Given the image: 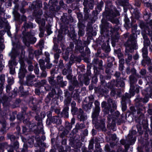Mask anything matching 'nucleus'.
I'll return each instance as SVG.
<instances>
[{"instance_id": "5701e85b", "label": "nucleus", "mask_w": 152, "mask_h": 152, "mask_svg": "<svg viewBox=\"0 0 152 152\" xmlns=\"http://www.w3.org/2000/svg\"><path fill=\"white\" fill-rule=\"evenodd\" d=\"M13 13L15 17L18 20L20 16V14L16 10H14L13 12Z\"/></svg>"}, {"instance_id": "cd10ccee", "label": "nucleus", "mask_w": 152, "mask_h": 152, "mask_svg": "<svg viewBox=\"0 0 152 152\" xmlns=\"http://www.w3.org/2000/svg\"><path fill=\"white\" fill-rule=\"evenodd\" d=\"M103 1H101L99 3H98L97 5V9L99 11L101 10V8L103 6Z\"/></svg>"}, {"instance_id": "473e14b6", "label": "nucleus", "mask_w": 152, "mask_h": 152, "mask_svg": "<svg viewBox=\"0 0 152 152\" xmlns=\"http://www.w3.org/2000/svg\"><path fill=\"white\" fill-rule=\"evenodd\" d=\"M7 149L8 151L9 152H13V147L12 146H8L7 147Z\"/></svg>"}, {"instance_id": "a19ab883", "label": "nucleus", "mask_w": 152, "mask_h": 152, "mask_svg": "<svg viewBox=\"0 0 152 152\" xmlns=\"http://www.w3.org/2000/svg\"><path fill=\"white\" fill-rule=\"evenodd\" d=\"M0 80L2 82L5 80V76L3 75H1L0 76Z\"/></svg>"}, {"instance_id": "ddd939ff", "label": "nucleus", "mask_w": 152, "mask_h": 152, "mask_svg": "<svg viewBox=\"0 0 152 152\" xmlns=\"http://www.w3.org/2000/svg\"><path fill=\"white\" fill-rule=\"evenodd\" d=\"M144 47H147V48H148V47L150 44V41L146 37H144Z\"/></svg>"}, {"instance_id": "f8f14e48", "label": "nucleus", "mask_w": 152, "mask_h": 152, "mask_svg": "<svg viewBox=\"0 0 152 152\" xmlns=\"http://www.w3.org/2000/svg\"><path fill=\"white\" fill-rule=\"evenodd\" d=\"M26 37L29 38H31V39H30V40L31 41V39H32L33 41H31V43L32 44L34 43L36 41V39L35 38L32 37L30 33L28 32L26 33V35L25 38H26Z\"/></svg>"}, {"instance_id": "6e6552de", "label": "nucleus", "mask_w": 152, "mask_h": 152, "mask_svg": "<svg viewBox=\"0 0 152 152\" xmlns=\"http://www.w3.org/2000/svg\"><path fill=\"white\" fill-rule=\"evenodd\" d=\"M35 77L34 75H28L26 77V83L28 85L31 86L34 84V80L33 79Z\"/></svg>"}, {"instance_id": "dca6fc26", "label": "nucleus", "mask_w": 152, "mask_h": 152, "mask_svg": "<svg viewBox=\"0 0 152 152\" xmlns=\"http://www.w3.org/2000/svg\"><path fill=\"white\" fill-rule=\"evenodd\" d=\"M23 27L25 28H33V26L32 23H27L26 22H25L23 24Z\"/></svg>"}, {"instance_id": "e2e57ef3", "label": "nucleus", "mask_w": 152, "mask_h": 152, "mask_svg": "<svg viewBox=\"0 0 152 152\" xmlns=\"http://www.w3.org/2000/svg\"><path fill=\"white\" fill-rule=\"evenodd\" d=\"M34 72L36 74H38L39 73V69L38 68H36L34 69Z\"/></svg>"}, {"instance_id": "aec40b11", "label": "nucleus", "mask_w": 152, "mask_h": 152, "mask_svg": "<svg viewBox=\"0 0 152 152\" xmlns=\"http://www.w3.org/2000/svg\"><path fill=\"white\" fill-rule=\"evenodd\" d=\"M144 5L148 7L147 9V10L149 9L151 11H152V4L151 3L145 2Z\"/></svg>"}, {"instance_id": "a18cd8bd", "label": "nucleus", "mask_w": 152, "mask_h": 152, "mask_svg": "<svg viewBox=\"0 0 152 152\" xmlns=\"http://www.w3.org/2000/svg\"><path fill=\"white\" fill-rule=\"evenodd\" d=\"M140 1L137 0L135 1V5L136 6L139 7L140 6Z\"/></svg>"}, {"instance_id": "7c9ffc66", "label": "nucleus", "mask_w": 152, "mask_h": 152, "mask_svg": "<svg viewBox=\"0 0 152 152\" xmlns=\"http://www.w3.org/2000/svg\"><path fill=\"white\" fill-rule=\"evenodd\" d=\"M39 45L40 48H44V41L43 40H40L39 42Z\"/></svg>"}, {"instance_id": "774afa93", "label": "nucleus", "mask_w": 152, "mask_h": 152, "mask_svg": "<svg viewBox=\"0 0 152 152\" xmlns=\"http://www.w3.org/2000/svg\"><path fill=\"white\" fill-rule=\"evenodd\" d=\"M148 113L150 115H152V109H149L148 110Z\"/></svg>"}, {"instance_id": "09e8293b", "label": "nucleus", "mask_w": 152, "mask_h": 152, "mask_svg": "<svg viewBox=\"0 0 152 152\" xmlns=\"http://www.w3.org/2000/svg\"><path fill=\"white\" fill-rule=\"evenodd\" d=\"M28 69L29 71H32L33 70V66L31 65H29L28 67Z\"/></svg>"}, {"instance_id": "423d86ee", "label": "nucleus", "mask_w": 152, "mask_h": 152, "mask_svg": "<svg viewBox=\"0 0 152 152\" xmlns=\"http://www.w3.org/2000/svg\"><path fill=\"white\" fill-rule=\"evenodd\" d=\"M35 118L37 121H39L37 125V131L39 133H41L43 134V126L42 121L40 120L39 117V116H35Z\"/></svg>"}, {"instance_id": "6ab92c4d", "label": "nucleus", "mask_w": 152, "mask_h": 152, "mask_svg": "<svg viewBox=\"0 0 152 152\" xmlns=\"http://www.w3.org/2000/svg\"><path fill=\"white\" fill-rule=\"evenodd\" d=\"M8 82L9 83V85L7 86L6 87V91L7 93L9 92L11 90V85L13 83L14 81L13 80H12L10 83L9 81Z\"/></svg>"}, {"instance_id": "f3484780", "label": "nucleus", "mask_w": 152, "mask_h": 152, "mask_svg": "<svg viewBox=\"0 0 152 152\" xmlns=\"http://www.w3.org/2000/svg\"><path fill=\"white\" fill-rule=\"evenodd\" d=\"M88 3V1L87 0H84L83 4L85 7L84 8V11H86L87 13L88 12L89 9L87 8V5Z\"/></svg>"}, {"instance_id": "4468645a", "label": "nucleus", "mask_w": 152, "mask_h": 152, "mask_svg": "<svg viewBox=\"0 0 152 152\" xmlns=\"http://www.w3.org/2000/svg\"><path fill=\"white\" fill-rule=\"evenodd\" d=\"M85 128V125L83 124H79L77 123L75 126V129L76 130H79Z\"/></svg>"}, {"instance_id": "c03bdc74", "label": "nucleus", "mask_w": 152, "mask_h": 152, "mask_svg": "<svg viewBox=\"0 0 152 152\" xmlns=\"http://www.w3.org/2000/svg\"><path fill=\"white\" fill-rule=\"evenodd\" d=\"M40 32L39 34V36L40 37H43L44 35V33L43 31L40 30Z\"/></svg>"}, {"instance_id": "0eeeda50", "label": "nucleus", "mask_w": 152, "mask_h": 152, "mask_svg": "<svg viewBox=\"0 0 152 152\" xmlns=\"http://www.w3.org/2000/svg\"><path fill=\"white\" fill-rule=\"evenodd\" d=\"M78 118L81 121H84L87 118V115L84 113L83 111L81 109H79Z\"/></svg>"}, {"instance_id": "58836bf2", "label": "nucleus", "mask_w": 152, "mask_h": 152, "mask_svg": "<svg viewBox=\"0 0 152 152\" xmlns=\"http://www.w3.org/2000/svg\"><path fill=\"white\" fill-rule=\"evenodd\" d=\"M106 103L105 102H103L101 104V106L102 107H105L104 111H105V110H106V108L105 107L106 106Z\"/></svg>"}, {"instance_id": "f03ea898", "label": "nucleus", "mask_w": 152, "mask_h": 152, "mask_svg": "<svg viewBox=\"0 0 152 152\" xmlns=\"http://www.w3.org/2000/svg\"><path fill=\"white\" fill-rule=\"evenodd\" d=\"M105 13L106 15L107 18L112 23L118 24L119 23V20L117 18H114L117 16L120 15L119 12L113 7L110 10L107 9L105 10Z\"/></svg>"}, {"instance_id": "79ce46f5", "label": "nucleus", "mask_w": 152, "mask_h": 152, "mask_svg": "<svg viewBox=\"0 0 152 152\" xmlns=\"http://www.w3.org/2000/svg\"><path fill=\"white\" fill-rule=\"evenodd\" d=\"M141 74L143 75H145L146 73V71L144 69H142L140 72Z\"/></svg>"}, {"instance_id": "0e129e2a", "label": "nucleus", "mask_w": 152, "mask_h": 152, "mask_svg": "<svg viewBox=\"0 0 152 152\" xmlns=\"http://www.w3.org/2000/svg\"><path fill=\"white\" fill-rule=\"evenodd\" d=\"M105 148L107 151H110V148L108 145H106L105 146Z\"/></svg>"}, {"instance_id": "bf43d9fd", "label": "nucleus", "mask_w": 152, "mask_h": 152, "mask_svg": "<svg viewBox=\"0 0 152 152\" xmlns=\"http://www.w3.org/2000/svg\"><path fill=\"white\" fill-rule=\"evenodd\" d=\"M71 105L72 108L75 107L76 103L75 102L73 101L72 102Z\"/></svg>"}, {"instance_id": "f704fd0d", "label": "nucleus", "mask_w": 152, "mask_h": 152, "mask_svg": "<svg viewBox=\"0 0 152 152\" xmlns=\"http://www.w3.org/2000/svg\"><path fill=\"white\" fill-rule=\"evenodd\" d=\"M77 109L76 107L72 108V114H75L77 111Z\"/></svg>"}, {"instance_id": "de8ad7c7", "label": "nucleus", "mask_w": 152, "mask_h": 152, "mask_svg": "<svg viewBox=\"0 0 152 152\" xmlns=\"http://www.w3.org/2000/svg\"><path fill=\"white\" fill-rule=\"evenodd\" d=\"M10 140L11 141H14L16 137L13 135H11L10 137Z\"/></svg>"}, {"instance_id": "37998d69", "label": "nucleus", "mask_w": 152, "mask_h": 152, "mask_svg": "<svg viewBox=\"0 0 152 152\" xmlns=\"http://www.w3.org/2000/svg\"><path fill=\"white\" fill-rule=\"evenodd\" d=\"M117 2L119 3V4L121 5H123L124 4V1L122 0H118Z\"/></svg>"}, {"instance_id": "603ef678", "label": "nucleus", "mask_w": 152, "mask_h": 152, "mask_svg": "<svg viewBox=\"0 0 152 152\" xmlns=\"http://www.w3.org/2000/svg\"><path fill=\"white\" fill-rule=\"evenodd\" d=\"M58 48L57 45H54V47L53 48V50L54 51L56 52V51L57 50V49H58Z\"/></svg>"}, {"instance_id": "1a4fd4ad", "label": "nucleus", "mask_w": 152, "mask_h": 152, "mask_svg": "<svg viewBox=\"0 0 152 152\" xmlns=\"http://www.w3.org/2000/svg\"><path fill=\"white\" fill-rule=\"evenodd\" d=\"M142 52L143 58L147 61H149L150 59L148 56V51L147 47H144L142 49Z\"/></svg>"}, {"instance_id": "b1692460", "label": "nucleus", "mask_w": 152, "mask_h": 152, "mask_svg": "<svg viewBox=\"0 0 152 152\" xmlns=\"http://www.w3.org/2000/svg\"><path fill=\"white\" fill-rule=\"evenodd\" d=\"M39 63L40 65L41 68L42 69H44L45 67L44 65V61L40 59L39 61Z\"/></svg>"}, {"instance_id": "4d7b16f0", "label": "nucleus", "mask_w": 152, "mask_h": 152, "mask_svg": "<svg viewBox=\"0 0 152 152\" xmlns=\"http://www.w3.org/2000/svg\"><path fill=\"white\" fill-rule=\"evenodd\" d=\"M74 86H70L69 87V90L70 91H72L74 89Z\"/></svg>"}, {"instance_id": "c756f323", "label": "nucleus", "mask_w": 152, "mask_h": 152, "mask_svg": "<svg viewBox=\"0 0 152 152\" xmlns=\"http://www.w3.org/2000/svg\"><path fill=\"white\" fill-rule=\"evenodd\" d=\"M60 121V120L58 119V118L56 116H54L52 119V121L54 123H57L58 121Z\"/></svg>"}, {"instance_id": "052dcab7", "label": "nucleus", "mask_w": 152, "mask_h": 152, "mask_svg": "<svg viewBox=\"0 0 152 152\" xmlns=\"http://www.w3.org/2000/svg\"><path fill=\"white\" fill-rule=\"evenodd\" d=\"M120 142L121 144L123 145H128V144H125V141L124 140H122L120 141Z\"/></svg>"}, {"instance_id": "2f4dec72", "label": "nucleus", "mask_w": 152, "mask_h": 152, "mask_svg": "<svg viewBox=\"0 0 152 152\" xmlns=\"http://www.w3.org/2000/svg\"><path fill=\"white\" fill-rule=\"evenodd\" d=\"M14 148L15 149H17L19 146V144L18 142L16 141L14 143Z\"/></svg>"}, {"instance_id": "20e7f679", "label": "nucleus", "mask_w": 152, "mask_h": 152, "mask_svg": "<svg viewBox=\"0 0 152 152\" xmlns=\"http://www.w3.org/2000/svg\"><path fill=\"white\" fill-rule=\"evenodd\" d=\"M142 94L145 96V98H144L143 102H146L148 101V98L149 97H151L152 95V88L150 87L146 88L145 90L142 91Z\"/></svg>"}, {"instance_id": "a211bd4d", "label": "nucleus", "mask_w": 152, "mask_h": 152, "mask_svg": "<svg viewBox=\"0 0 152 152\" xmlns=\"http://www.w3.org/2000/svg\"><path fill=\"white\" fill-rule=\"evenodd\" d=\"M148 34L150 36H152V20H151L149 24V27L148 30Z\"/></svg>"}, {"instance_id": "5fc2aeb1", "label": "nucleus", "mask_w": 152, "mask_h": 152, "mask_svg": "<svg viewBox=\"0 0 152 152\" xmlns=\"http://www.w3.org/2000/svg\"><path fill=\"white\" fill-rule=\"evenodd\" d=\"M47 116L48 118H50L51 116V112L49 111L47 112Z\"/></svg>"}, {"instance_id": "3c124183", "label": "nucleus", "mask_w": 152, "mask_h": 152, "mask_svg": "<svg viewBox=\"0 0 152 152\" xmlns=\"http://www.w3.org/2000/svg\"><path fill=\"white\" fill-rule=\"evenodd\" d=\"M4 88V87L3 86V84L2 83H0V91H2Z\"/></svg>"}, {"instance_id": "c85d7f7f", "label": "nucleus", "mask_w": 152, "mask_h": 152, "mask_svg": "<svg viewBox=\"0 0 152 152\" xmlns=\"http://www.w3.org/2000/svg\"><path fill=\"white\" fill-rule=\"evenodd\" d=\"M121 73L119 72H116L115 74V76L116 77V80L117 82H119V77Z\"/></svg>"}, {"instance_id": "6e6d98bb", "label": "nucleus", "mask_w": 152, "mask_h": 152, "mask_svg": "<svg viewBox=\"0 0 152 152\" xmlns=\"http://www.w3.org/2000/svg\"><path fill=\"white\" fill-rule=\"evenodd\" d=\"M116 105L115 102H113L112 107L114 109H116Z\"/></svg>"}, {"instance_id": "f257e3e1", "label": "nucleus", "mask_w": 152, "mask_h": 152, "mask_svg": "<svg viewBox=\"0 0 152 152\" xmlns=\"http://www.w3.org/2000/svg\"><path fill=\"white\" fill-rule=\"evenodd\" d=\"M126 47V53L128 57L126 59V62L127 64H129L132 59V55L127 53L130 52L132 53L134 49L137 48L136 41L135 37L134 35H130L129 39L127 41L125 44Z\"/></svg>"}, {"instance_id": "864d4df0", "label": "nucleus", "mask_w": 152, "mask_h": 152, "mask_svg": "<svg viewBox=\"0 0 152 152\" xmlns=\"http://www.w3.org/2000/svg\"><path fill=\"white\" fill-rule=\"evenodd\" d=\"M75 122V119L74 118H72L71 121V122L70 123V124H71L72 125L74 124V123Z\"/></svg>"}, {"instance_id": "680f3d73", "label": "nucleus", "mask_w": 152, "mask_h": 152, "mask_svg": "<svg viewBox=\"0 0 152 152\" xmlns=\"http://www.w3.org/2000/svg\"><path fill=\"white\" fill-rule=\"evenodd\" d=\"M67 72V70L66 69H64L62 72L63 74L64 75H66Z\"/></svg>"}, {"instance_id": "412c9836", "label": "nucleus", "mask_w": 152, "mask_h": 152, "mask_svg": "<svg viewBox=\"0 0 152 152\" xmlns=\"http://www.w3.org/2000/svg\"><path fill=\"white\" fill-rule=\"evenodd\" d=\"M28 51L29 53V57L31 59L33 58V53L35 51H34V50L31 48L29 49Z\"/></svg>"}, {"instance_id": "a878e982", "label": "nucleus", "mask_w": 152, "mask_h": 152, "mask_svg": "<svg viewBox=\"0 0 152 152\" xmlns=\"http://www.w3.org/2000/svg\"><path fill=\"white\" fill-rule=\"evenodd\" d=\"M151 14L150 13H148L146 12L144 16V18L146 20H147L148 19H149L151 16Z\"/></svg>"}, {"instance_id": "4c0bfd02", "label": "nucleus", "mask_w": 152, "mask_h": 152, "mask_svg": "<svg viewBox=\"0 0 152 152\" xmlns=\"http://www.w3.org/2000/svg\"><path fill=\"white\" fill-rule=\"evenodd\" d=\"M108 31H110V32H111L112 34L115 31V29L113 28L111 26H110V27H108Z\"/></svg>"}, {"instance_id": "72a5a7b5", "label": "nucleus", "mask_w": 152, "mask_h": 152, "mask_svg": "<svg viewBox=\"0 0 152 152\" xmlns=\"http://www.w3.org/2000/svg\"><path fill=\"white\" fill-rule=\"evenodd\" d=\"M101 122V125H100V126L101 128L103 129L104 128H105V123L104 121L103 120Z\"/></svg>"}, {"instance_id": "393cba45", "label": "nucleus", "mask_w": 152, "mask_h": 152, "mask_svg": "<svg viewBox=\"0 0 152 152\" xmlns=\"http://www.w3.org/2000/svg\"><path fill=\"white\" fill-rule=\"evenodd\" d=\"M151 20L150 21V22L148 24V27H146L145 28V26L144 25V23L143 22H141L140 24V27L141 28H146V30L148 31V28L149 27V24L150 23L151 21Z\"/></svg>"}, {"instance_id": "9b49d317", "label": "nucleus", "mask_w": 152, "mask_h": 152, "mask_svg": "<svg viewBox=\"0 0 152 152\" xmlns=\"http://www.w3.org/2000/svg\"><path fill=\"white\" fill-rule=\"evenodd\" d=\"M69 109V107L66 106L64 108L63 110L62 114L65 118H68V111Z\"/></svg>"}, {"instance_id": "338daca9", "label": "nucleus", "mask_w": 152, "mask_h": 152, "mask_svg": "<svg viewBox=\"0 0 152 152\" xmlns=\"http://www.w3.org/2000/svg\"><path fill=\"white\" fill-rule=\"evenodd\" d=\"M42 11L41 10H39L38 12V14L39 16L42 15Z\"/></svg>"}, {"instance_id": "4be33fe9", "label": "nucleus", "mask_w": 152, "mask_h": 152, "mask_svg": "<svg viewBox=\"0 0 152 152\" xmlns=\"http://www.w3.org/2000/svg\"><path fill=\"white\" fill-rule=\"evenodd\" d=\"M72 128V125L69 123H66V128L69 131Z\"/></svg>"}, {"instance_id": "ea45409f", "label": "nucleus", "mask_w": 152, "mask_h": 152, "mask_svg": "<svg viewBox=\"0 0 152 152\" xmlns=\"http://www.w3.org/2000/svg\"><path fill=\"white\" fill-rule=\"evenodd\" d=\"M139 58V55L137 53H136L133 56V59L135 60L138 59Z\"/></svg>"}, {"instance_id": "2eb2a0df", "label": "nucleus", "mask_w": 152, "mask_h": 152, "mask_svg": "<svg viewBox=\"0 0 152 152\" xmlns=\"http://www.w3.org/2000/svg\"><path fill=\"white\" fill-rule=\"evenodd\" d=\"M137 114L138 119L139 121H140L141 120L144 119V115L142 113H141L140 111H139L137 112Z\"/></svg>"}, {"instance_id": "69168bd1", "label": "nucleus", "mask_w": 152, "mask_h": 152, "mask_svg": "<svg viewBox=\"0 0 152 152\" xmlns=\"http://www.w3.org/2000/svg\"><path fill=\"white\" fill-rule=\"evenodd\" d=\"M66 100H67V103H69L71 102V98L69 97H68Z\"/></svg>"}, {"instance_id": "7ed1b4c3", "label": "nucleus", "mask_w": 152, "mask_h": 152, "mask_svg": "<svg viewBox=\"0 0 152 152\" xmlns=\"http://www.w3.org/2000/svg\"><path fill=\"white\" fill-rule=\"evenodd\" d=\"M20 66L19 69V72L18 73L19 77L21 79L23 78L25 76V74L27 71L26 69V67L25 66L24 63L22 60L20 61Z\"/></svg>"}, {"instance_id": "bb28decb", "label": "nucleus", "mask_w": 152, "mask_h": 152, "mask_svg": "<svg viewBox=\"0 0 152 152\" xmlns=\"http://www.w3.org/2000/svg\"><path fill=\"white\" fill-rule=\"evenodd\" d=\"M113 66V64L112 63L110 62L107 64V66L106 67V72L108 73L109 72V68H110Z\"/></svg>"}, {"instance_id": "8fccbe9b", "label": "nucleus", "mask_w": 152, "mask_h": 152, "mask_svg": "<svg viewBox=\"0 0 152 152\" xmlns=\"http://www.w3.org/2000/svg\"><path fill=\"white\" fill-rule=\"evenodd\" d=\"M46 81L45 80H42L40 82V84L42 86H43L46 84Z\"/></svg>"}, {"instance_id": "9d476101", "label": "nucleus", "mask_w": 152, "mask_h": 152, "mask_svg": "<svg viewBox=\"0 0 152 152\" xmlns=\"http://www.w3.org/2000/svg\"><path fill=\"white\" fill-rule=\"evenodd\" d=\"M57 83L60 85L61 87H63L66 85V82L63 81V77L60 76H58L57 77Z\"/></svg>"}, {"instance_id": "49530a36", "label": "nucleus", "mask_w": 152, "mask_h": 152, "mask_svg": "<svg viewBox=\"0 0 152 152\" xmlns=\"http://www.w3.org/2000/svg\"><path fill=\"white\" fill-rule=\"evenodd\" d=\"M46 72L45 71H43L41 74V76L42 77H45L46 76Z\"/></svg>"}, {"instance_id": "e433bc0d", "label": "nucleus", "mask_w": 152, "mask_h": 152, "mask_svg": "<svg viewBox=\"0 0 152 152\" xmlns=\"http://www.w3.org/2000/svg\"><path fill=\"white\" fill-rule=\"evenodd\" d=\"M118 83V85H117V86H118L119 85L120 86L123 87L124 85V83L123 81H119V83L117 82Z\"/></svg>"}, {"instance_id": "13d9d810", "label": "nucleus", "mask_w": 152, "mask_h": 152, "mask_svg": "<svg viewBox=\"0 0 152 152\" xmlns=\"http://www.w3.org/2000/svg\"><path fill=\"white\" fill-rule=\"evenodd\" d=\"M59 57V55L58 53H56L54 54V58L56 59H58Z\"/></svg>"}, {"instance_id": "c9c22d12", "label": "nucleus", "mask_w": 152, "mask_h": 152, "mask_svg": "<svg viewBox=\"0 0 152 152\" xmlns=\"http://www.w3.org/2000/svg\"><path fill=\"white\" fill-rule=\"evenodd\" d=\"M54 78V77H50L49 78L48 80L50 84H53Z\"/></svg>"}, {"instance_id": "39448f33", "label": "nucleus", "mask_w": 152, "mask_h": 152, "mask_svg": "<svg viewBox=\"0 0 152 152\" xmlns=\"http://www.w3.org/2000/svg\"><path fill=\"white\" fill-rule=\"evenodd\" d=\"M94 104L95 105V108L94 111L92 115V118L93 120H95L96 118L98 116L99 112L100 110L99 107V102L98 101H96L94 102Z\"/></svg>"}]
</instances>
